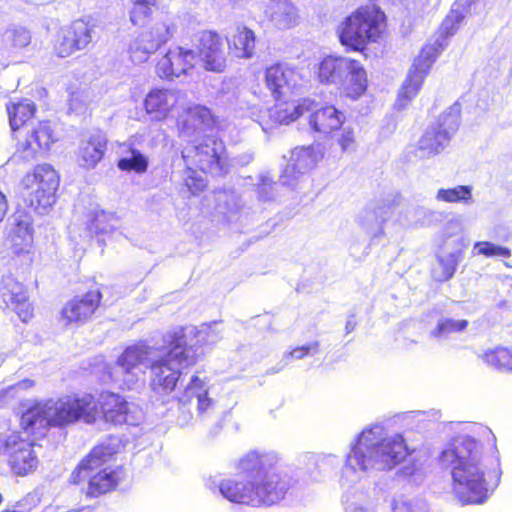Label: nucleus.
<instances>
[{
    "label": "nucleus",
    "mask_w": 512,
    "mask_h": 512,
    "mask_svg": "<svg viewBox=\"0 0 512 512\" xmlns=\"http://www.w3.org/2000/svg\"><path fill=\"white\" fill-rule=\"evenodd\" d=\"M347 71L349 80L343 84V91L347 98L356 100L365 94L368 87L367 72L357 59L351 60Z\"/></svg>",
    "instance_id": "cd10ccee"
},
{
    "label": "nucleus",
    "mask_w": 512,
    "mask_h": 512,
    "mask_svg": "<svg viewBox=\"0 0 512 512\" xmlns=\"http://www.w3.org/2000/svg\"><path fill=\"white\" fill-rule=\"evenodd\" d=\"M185 186L192 195H199L207 188V182L203 177L196 175L195 169H192L191 174L185 179Z\"/></svg>",
    "instance_id": "a18cd8bd"
},
{
    "label": "nucleus",
    "mask_w": 512,
    "mask_h": 512,
    "mask_svg": "<svg viewBox=\"0 0 512 512\" xmlns=\"http://www.w3.org/2000/svg\"><path fill=\"white\" fill-rule=\"evenodd\" d=\"M482 460V444L469 435L453 437L439 455L443 466L452 465L454 488L463 503H483L499 483L500 471L487 470Z\"/></svg>",
    "instance_id": "f03ea898"
},
{
    "label": "nucleus",
    "mask_w": 512,
    "mask_h": 512,
    "mask_svg": "<svg viewBox=\"0 0 512 512\" xmlns=\"http://www.w3.org/2000/svg\"><path fill=\"white\" fill-rule=\"evenodd\" d=\"M246 482L227 479L219 485L220 493L233 503L252 507L272 506L285 499L290 483L278 469V459L270 453L251 451L239 462Z\"/></svg>",
    "instance_id": "f257e3e1"
},
{
    "label": "nucleus",
    "mask_w": 512,
    "mask_h": 512,
    "mask_svg": "<svg viewBox=\"0 0 512 512\" xmlns=\"http://www.w3.org/2000/svg\"><path fill=\"white\" fill-rule=\"evenodd\" d=\"M300 152L302 153L303 156H313L314 157V160H313L314 164L319 159L322 158V154L320 152L316 151L315 148L312 145L307 146V147H302Z\"/></svg>",
    "instance_id": "09e8293b"
},
{
    "label": "nucleus",
    "mask_w": 512,
    "mask_h": 512,
    "mask_svg": "<svg viewBox=\"0 0 512 512\" xmlns=\"http://www.w3.org/2000/svg\"><path fill=\"white\" fill-rule=\"evenodd\" d=\"M194 55L203 70L211 73H223L229 65L223 48L221 35L214 30H202L194 36Z\"/></svg>",
    "instance_id": "f8f14e48"
},
{
    "label": "nucleus",
    "mask_w": 512,
    "mask_h": 512,
    "mask_svg": "<svg viewBox=\"0 0 512 512\" xmlns=\"http://www.w3.org/2000/svg\"><path fill=\"white\" fill-rule=\"evenodd\" d=\"M354 58L332 56L324 57L318 64L316 75L322 84H336L343 80L344 73L349 69V61Z\"/></svg>",
    "instance_id": "a878e982"
},
{
    "label": "nucleus",
    "mask_w": 512,
    "mask_h": 512,
    "mask_svg": "<svg viewBox=\"0 0 512 512\" xmlns=\"http://www.w3.org/2000/svg\"><path fill=\"white\" fill-rule=\"evenodd\" d=\"M464 20V15L459 10H451L444 20L442 21L439 33V39L435 40L431 44H443V50L447 46V39L455 35L460 28L461 23Z\"/></svg>",
    "instance_id": "72a5a7b5"
},
{
    "label": "nucleus",
    "mask_w": 512,
    "mask_h": 512,
    "mask_svg": "<svg viewBox=\"0 0 512 512\" xmlns=\"http://www.w3.org/2000/svg\"><path fill=\"white\" fill-rule=\"evenodd\" d=\"M182 158L189 169L205 174L226 172L227 149L225 142L218 137H207L182 151Z\"/></svg>",
    "instance_id": "1a4fd4ad"
},
{
    "label": "nucleus",
    "mask_w": 512,
    "mask_h": 512,
    "mask_svg": "<svg viewBox=\"0 0 512 512\" xmlns=\"http://www.w3.org/2000/svg\"><path fill=\"white\" fill-rule=\"evenodd\" d=\"M4 502V495L3 493L0 491V506L2 505V503Z\"/></svg>",
    "instance_id": "864d4df0"
},
{
    "label": "nucleus",
    "mask_w": 512,
    "mask_h": 512,
    "mask_svg": "<svg viewBox=\"0 0 512 512\" xmlns=\"http://www.w3.org/2000/svg\"><path fill=\"white\" fill-rule=\"evenodd\" d=\"M356 327H357V321L355 320V315H350L348 320L345 323L346 334L352 333Z\"/></svg>",
    "instance_id": "8fccbe9b"
},
{
    "label": "nucleus",
    "mask_w": 512,
    "mask_h": 512,
    "mask_svg": "<svg viewBox=\"0 0 512 512\" xmlns=\"http://www.w3.org/2000/svg\"><path fill=\"white\" fill-rule=\"evenodd\" d=\"M86 403L73 397V393L51 401H35L22 412L20 428L28 441L36 443L47 437L52 427L63 428L79 422L84 416Z\"/></svg>",
    "instance_id": "39448f33"
},
{
    "label": "nucleus",
    "mask_w": 512,
    "mask_h": 512,
    "mask_svg": "<svg viewBox=\"0 0 512 512\" xmlns=\"http://www.w3.org/2000/svg\"><path fill=\"white\" fill-rule=\"evenodd\" d=\"M398 507H394V511L397 512Z\"/></svg>",
    "instance_id": "5fc2aeb1"
},
{
    "label": "nucleus",
    "mask_w": 512,
    "mask_h": 512,
    "mask_svg": "<svg viewBox=\"0 0 512 512\" xmlns=\"http://www.w3.org/2000/svg\"><path fill=\"white\" fill-rule=\"evenodd\" d=\"M462 258V252H454L443 256H438L440 267V280L447 281L453 277L459 261Z\"/></svg>",
    "instance_id": "ea45409f"
},
{
    "label": "nucleus",
    "mask_w": 512,
    "mask_h": 512,
    "mask_svg": "<svg viewBox=\"0 0 512 512\" xmlns=\"http://www.w3.org/2000/svg\"><path fill=\"white\" fill-rule=\"evenodd\" d=\"M159 0H133L130 20L133 24H144L158 8Z\"/></svg>",
    "instance_id": "e433bc0d"
},
{
    "label": "nucleus",
    "mask_w": 512,
    "mask_h": 512,
    "mask_svg": "<svg viewBox=\"0 0 512 512\" xmlns=\"http://www.w3.org/2000/svg\"><path fill=\"white\" fill-rule=\"evenodd\" d=\"M152 350V347L145 342H138L130 346V368L148 362Z\"/></svg>",
    "instance_id": "37998d69"
},
{
    "label": "nucleus",
    "mask_w": 512,
    "mask_h": 512,
    "mask_svg": "<svg viewBox=\"0 0 512 512\" xmlns=\"http://www.w3.org/2000/svg\"><path fill=\"white\" fill-rule=\"evenodd\" d=\"M118 167L121 170H128V158H122L118 161Z\"/></svg>",
    "instance_id": "3c124183"
},
{
    "label": "nucleus",
    "mask_w": 512,
    "mask_h": 512,
    "mask_svg": "<svg viewBox=\"0 0 512 512\" xmlns=\"http://www.w3.org/2000/svg\"><path fill=\"white\" fill-rule=\"evenodd\" d=\"M25 189L27 191L25 202L38 214L47 213L56 202V193L54 192L39 189V186Z\"/></svg>",
    "instance_id": "2f4dec72"
},
{
    "label": "nucleus",
    "mask_w": 512,
    "mask_h": 512,
    "mask_svg": "<svg viewBox=\"0 0 512 512\" xmlns=\"http://www.w3.org/2000/svg\"><path fill=\"white\" fill-rule=\"evenodd\" d=\"M468 326V321L465 319L462 320H453V319H443L438 322L436 327L434 328L432 335L435 337H441L443 335L461 332L465 330Z\"/></svg>",
    "instance_id": "79ce46f5"
},
{
    "label": "nucleus",
    "mask_w": 512,
    "mask_h": 512,
    "mask_svg": "<svg viewBox=\"0 0 512 512\" xmlns=\"http://www.w3.org/2000/svg\"><path fill=\"white\" fill-rule=\"evenodd\" d=\"M180 134L190 135L220 128L219 118L208 107L195 104L182 111L176 120Z\"/></svg>",
    "instance_id": "a211bd4d"
},
{
    "label": "nucleus",
    "mask_w": 512,
    "mask_h": 512,
    "mask_svg": "<svg viewBox=\"0 0 512 512\" xmlns=\"http://www.w3.org/2000/svg\"><path fill=\"white\" fill-rule=\"evenodd\" d=\"M178 96L170 89H153L144 99V109L156 120L165 119L177 105Z\"/></svg>",
    "instance_id": "b1692460"
},
{
    "label": "nucleus",
    "mask_w": 512,
    "mask_h": 512,
    "mask_svg": "<svg viewBox=\"0 0 512 512\" xmlns=\"http://www.w3.org/2000/svg\"><path fill=\"white\" fill-rule=\"evenodd\" d=\"M319 343L314 342L307 345L297 346L293 348L289 353L288 357L292 359H302L310 354L311 351L318 350Z\"/></svg>",
    "instance_id": "de8ad7c7"
},
{
    "label": "nucleus",
    "mask_w": 512,
    "mask_h": 512,
    "mask_svg": "<svg viewBox=\"0 0 512 512\" xmlns=\"http://www.w3.org/2000/svg\"><path fill=\"white\" fill-rule=\"evenodd\" d=\"M451 135L442 125L428 127L418 140L417 149L421 157L430 158L440 154L450 143Z\"/></svg>",
    "instance_id": "393cba45"
},
{
    "label": "nucleus",
    "mask_w": 512,
    "mask_h": 512,
    "mask_svg": "<svg viewBox=\"0 0 512 512\" xmlns=\"http://www.w3.org/2000/svg\"><path fill=\"white\" fill-rule=\"evenodd\" d=\"M436 199L446 203L469 202L472 199V187L458 185L452 188H441L436 193Z\"/></svg>",
    "instance_id": "c9c22d12"
},
{
    "label": "nucleus",
    "mask_w": 512,
    "mask_h": 512,
    "mask_svg": "<svg viewBox=\"0 0 512 512\" xmlns=\"http://www.w3.org/2000/svg\"><path fill=\"white\" fill-rule=\"evenodd\" d=\"M228 48L235 58H251L255 49L254 32L247 27L238 28L228 39Z\"/></svg>",
    "instance_id": "c756f323"
},
{
    "label": "nucleus",
    "mask_w": 512,
    "mask_h": 512,
    "mask_svg": "<svg viewBox=\"0 0 512 512\" xmlns=\"http://www.w3.org/2000/svg\"><path fill=\"white\" fill-rule=\"evenodd\" d=\"M112 217L104 211H93L88 214L87 227L95 233H107L113 229L111 224Z\"/></svg>",
    "instance_id": "4c0bfd02"
},
{
    "label": "nucleus",
    "mask_w": 512,
    "mask_h": 512,
    "mask_svg": "<svg viewBox=\"0 0 512 512\" xmlns=\"http://www.w3.org/2000/svg\"><path fill=\"white\" fill-rule=\"evenodd\" d=\"M317 106L318 104L314 101L313 108L305 112L309 113L307 122L313 132L330 135L342 127L345 116L341 110L332 104H325L321 107Z\"/></svg>",
    "instance_id": "412c9836"
},
{
    "label": "nucleus",
    "mask_w": 512,
    "mask_h": 512,
    "mask_svg": "<svg viewBox=\"0 0 512 512\" xmlns=\"http://www.w3.org/2000/svg\"><path fill=\"white\" fill-rule=\"evenodd\" d=\"M480 358L488 366L502 373H512V348L495 346L485 350Z\"/></svg>",
    "instance_id": "7c9ffc66"
},
{
    "label": "nucleus",
    "mask_w": 512,
    "mask_h": 512,
    "mask_svg": "<svg viewBox=\"0 0 512 512\" xmlns=\"http://www.w3.org/2000/svg\"><path fill=\"white\" fill-rule=\"evenodd\" d=\"M477 253L485 257L510 258L512 253L508 247L498 246L489 241H479L474 245Z\"/></svg>",
    "instance_id": "a19ab883"
},
{
    "label": "nucleus",
    "mask_w": 512,
    "mask_h": 512,
    "mask_svg": "<svg viewBox=\"0 0 512 512\" xmlns=\"http://www.w3.org/2000/svg\"><path fill=\"white\" fill-rule=\"evenodd\" d=\"M196 68L194 51L182 46L169 49L156 63L155 72L163 80L188 75Z\"/></svg>",
    "instance_id": "dca6fc26"
},
{
    "label": "nucleus",
    "mask_w": 512,
    "mask_h": 512,
    "mask_svg": "<svg viewBox=\"0 0 512 512\" xmlns=\"http://www.w3.org/2000/svg\"><path fill=\"white\" fill-rule=\"evenodd\" d=\"M73 397L83 400L86 403V412L84 416H80L79 422L86 424H94L100 417L107 423L113 425L123 424L126 422L128 407L124 397L106 392L98 399L92 393H73Z\"/></svg>",
    "instance_id": "9d476101"
},
{
    "label": "nucleus",
    "mask_w": 512,
    "mask_h": 512,
    "mask_svg": "<svg viewBox=\"0 0 512 512\" xmlns=\"http://www.w3.org/2000/svg\"><path fill=\"white\" fill-rule=\"evenodd\" d=\"M25 188L45 189L48 192L56 193L59 186V177L52 166L47 164L37 165L32 173L24 178Z\"/></svg>",
    "instance_id": "c85d7f7f"
},
{
    "label": "nucleus",
    "mask_w": 512,
    "mask_h": 512,
    "mask_svg": "<svg viewBox=\"0 0 512 512\" xmlns=\"http://www.w3.org/2000/svg\"><path fill=\"white\" fill-rule=\"evenodd\" d=\"M125 445L117 437H108L95 445L71 472L69 483L80 485L87 481L85 495L97 498L116 489L121 479L118 469L106 466L124 451Z\"/></svg>",
    "instance_id": "7ed1b4c3"
},
{
    "label": "nucleus",
    "mask_w": 512,
    "mask_h": 512,
    "mask_svg": "<svg viewBox=\"0 0 512 512\" xmlns=\"http://www.w3.org/2000/svg\"><path fill=\"white\" fill-rule=\"evenodd\" d=\"M181 368L184 366H177L175 360L160 357L150 362V388L153 392L159 394L172 393L181 378Z\"/></svg>",
    "instance_id": "aec40b11"
},
{
    "label": "nucleus",
    "mask_w": 512,
    "mask_h": 512,
    "mask_svg": "<svg viewBox=\"0 0 512 512\" xmlns=\"http://www.w3.org/2000/svg\"><path fill=\"white\" fill-rule=\"evenodd\" d=\"M406 469H407V468H403V469H402V473L407 474V475H412V474H414V472H415L416 470H418V469H419V465L413 464V469H412V471H410V472H406V471H405Z\"/></svg>",
    "instance_id": "603ef678"
},
{
    "label": "nucleus",
    "mask_w": 512,
    "mask_h": 512,
    "mask_svg": "<svg viewBox=\"0 0 512 512\" xmlns=\"http://www.w3.org/2000/svg\"><path fill=\"white\" fill-rule=\"evenodd\" d=\"M34 220L26 211H16L7 241L15 257L29 256L34 248Z\"/></svg>",
    "instance_id": "6ab92c4d"
},
{
    "label": "nucleus",
    "mask_w": 512,
    "mask_h": 512,
    "mask_svg": "<svg viewBox=\"0 0 512 512\" xmlns=\"http://www.w3.org/2000/svg\"><path fill=\"white\" fill-rule=\"evenodd\" d=\"M388 29V17L374 4H364L349 13L336 28L341 46L347 52H358L367 57L370 44L384 39Z\"/></svg>",
    "instance_id": "423d86ee"
},
{
    "label": "nucleus",
    "mask_w": 512,
    "mask_h": 512,
    "mask_svg": "<svg viewBox=\"0 0 512 512\" xmlns=\"http://www.w3.org/2000/svg\"><path fill=\"white\" fill-rule=\"evenodd\" d=\"M164 344L167 352L162 357L175 360L177 366L189 367L197 363L198 357L195 354H190V347L187 346L183 328L169 332Z\"/></svg>",
    "instance_id": "5701e85b"
},
{
    "label": "nucleus",
    "mask_w": 512,
    "mask_h": 512,
    "mask_svg": "<svg viewBox=\"0 0 512 512\" xmlns=\"http://www.w3.org/2000/svg\"><path fill=\"white\" fill-rule=\"evenodd\" d=\"M443 51V44H426L413 61L400 89L398 100L405 105L419 93L432 64Z\"/></svg>",
    "instance_id": "ddd939ff"
},
{
    "label": "nucleus",
    "mask_w": 512,
    "mask_h": 512,
    "mask_svg": "<svg viewBox=\"0 0 512 512\" xmlns=\"http://www.w3.org/2000/svg\"><path fill=\"white\" fill-rule=\"evenodd\" d=\"M193 398L197 399V410L199 414L206 413L214 404L213 399L209 397V391L206 388L205 381L201 379L198 374H194L191 377L182 395L178 398V402L186 405L191 403Z\"/></svg>",
    "instance_id": "bb28decb"
},
{
    "label": "nucleus",
    "mask_w": 512,
    "mask_h": 512,
    "mask_svg": "<svg viewBox=\"0 0 512 512\" xmlns=\"http://www.w3.org/2000/svg\"><path fill=\"white\" fill-rule=\"evenodd\" d=\"M411 453L404 437L401 434H395L383 437L376 442L368 441L363 437L353 446L350 458L355 461L360 470L377 468L388 471L399 465Z\"/></svg>",
    "instance_id": "6e6552de"
},
{
    "label": "nucleus",
    "mask_w": 512,
    "mask_h": 512,
    "mask_svg": "<svg viewBox=\"0 0 512 512\" xmlns=\"http://www.w3.org/2000/svg\"><path fill=\"white\" fill-rule=\"evenodd\" d=\"M339 133L335 136V143L340 148L341 153H351L357 148V133L353 127H341Z\"/></svg>",
    "instance_id": "58836bf2"
},
{
    "label": "nucleus",
    "mask_w": 512,
    "mask_h": 512,
    "mask_svg": "<svg viewBox=\"0 0 512 512\" xmlns=\"http://www.w3.org/2000/svg\"><path fill=\"white\" fill-rule=\"evenodd\" d=\"M0 299L3 309L12 308L23 323L34 318V305L29 301V291L24 281L13 274L2 276L0 280Z\"/></svg>",
    "instance_id": "4468645a"
},
{
    "label": "nucleus",
    "mask_w": 512,
    "mask_h": 512,
    "mask_svg": "<svg viewBox=\"0 0 512 512\" xmlns=\"http://www.w3.org/2000/svg\"><path fill=\"white\" fill-rule=\"evenodd\" d=\"M175 32L173 24H161L156 26L151 31L145 33L142 37L143 50L149 54L156 51L160 46L165 44L172 38Z\"/></svg>",
    "instance_id": "473e14b6"
},
{
    "label": "nucleus",
    "mask_w": 512,
    "mask_h": 512,
    "mask_svg": "<svg viewBox=\"0 0 512 512\" xmlns=\"http://www.w3.org/2000/svg\"><path fill=\"white\" fill-rule=\"evenodd\" d=\"M35 443L23 439L19 432L9 435L4 442L8 463L17 476H26L36 470L38 459L33 451Z\"/></svg>",
    "instance_id": "2eb2a0df"
},
{
    "label": "nucleus",
    "mask_w": 512,
    "mask_h": 512,
    "mask_svg": "<svg viewBox=\"0 0 512 512\" xmlns=\"http://www.w3.org/2000/svg\"><path fill=\"white\" fill-rule=\"evenodd\" d=\"M107 150V139L102 132L90 133L83 137L75 152V159L79 167L94 169L104 158Z\"/></svg>",
    "instance_id": "4be33fe9"
},
{
    "label": "nucleus",
    "mask_w": 512,
    "mask_h": 512,
    "mask_svg": "<svg viewBox=\"0 0 512 512\" xmlns=\"http://www.w3.org/2000/svg\"><path fill=\"white\" fill-rule=\"evenodd\" d=\"M298 19V14L296 8L289 4L286 7L275 13V20L278 25L283 28H289L296 24Z\"/></svg>",
    "instance_id": "c03bdc74"
},
{
    "label": "nucleus",
    "mask_w": 512,
    "mask_h": 512,
    "mask_svg": "<svg viewBox=\"0 0 512 512\" xmlns=\"http://www.w3.org/2000/svg\"><path fill=\"white\" fill-rule=\"evenodd\" d=\"M130 170H133L137 173H144L148 168V159L143 154H141L138 150L131 149L130 150Z\"/></svg>",
    "instance_id": "49530a36"
},
{
    "label": "nucleus",
    "mask_w": 512,
    "mask_h": 512,
    "mask_svg": "<svg viewBox=\"0 0 512 512\" xmlns=\"http://www.w3.org/2000/svg\"><path fill=\"white\" fill-rule=\"evenodd\" d=\"M102 301V293L96 285L81 295L70 299L62 308L61 317L67 325L84 324L95 314Z\"/></svg>",
    "instance_id": "f3484780"
},
{
    "label": "nucleus",
    "mask_w": 512,
    "mask_h": 512,
    "mask_svg": "<svg viewBox=\"0 0 512 512\" xmlns=\"http://www.w3.org/2000/svg\"><path fill=\"white\" fill-rule=\"evenodd\" d=\"M3 42L7 49L20 50L30 44L31 35L26 28L14 26L6 29Z\"/></svg>",
    "instance_id": "f704fd0d"
},
{
    "label": "nucleus",
    "mask_w": 512,
    "mask_h": 512,
    "mask_svg": "<svg viewBox=\"0 0 512 512\" xmlns=\"http://www.w3.org/2000/svg\"><path fill=\"white\" fill-rule=\"evenodd\" d=\"M96 23L89 17H80L62 26L53 42V54L57 58H68L87 49L93 42Z\"/></svg>",
    "instance_id": "9b49d317"
},
{
    "label": "nucleus",
    "mask_w": 512,
    "mask_h": 512,
    "mask_svg": "<svg viewBox=\"0 0 512 512\" xmlns=\"http://www.w3.org/2000/svg\"><path fill=\"white\" fill-rule=\"evenodd\" d=\"M36 112V104L26 98L6 104L14 155L23 160L35 159L40 151L48 149L57 140L48 120L39 121L30 127Z\"/></svg>",
    "instance_id": "20e7f679"
},
{
    "label": "nucleus",
    "mask_w": 512,
    "mask_h": 512,
    "mask_svg": "<svg viewBox=\"0 0 512 512\" xmlns=\"http://www.w3.org/2000/svg\"><path fill=\"white\" fill-rule=\"evenodd\" d=\"M264 83L275 101L273 117L280 124L298 120L314 106V100L310 98H302L297 102L286 100L302 83V75L295 66L281 61L267 66L264 70Z\"/></svg>",
    "instance_id": "0eeeda50"
}]
</instances>
